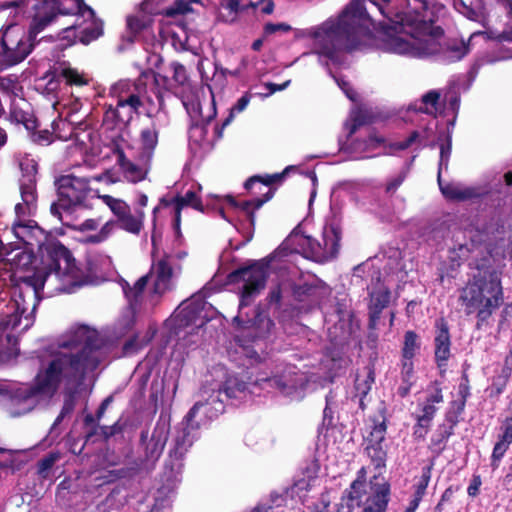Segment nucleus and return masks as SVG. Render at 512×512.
Masks as SVG:
<instances>
[{
	"mask_svg": "<svg viewBox=\"0 0 512 512\" xmlns=\"http://www.w3.org/2000/svg\"><path fill=\"white\" fill-rule=\"evenodd\" d=\"M102 35V28L100 27H86L84 28L79 35V40L81 43L87 45L92 41L98 39Z\"/></svg>",
	"mask_w": 512,
	"mask_h": 512,
	"instance_id": "obj_52",
	"label": "nucleus"
},
{
	"mask_svg": "<svg viewBox=\"0 0 512 512\" xmlns=\"http://www.w3.org/2000/svg\"><path fill=\"white\" fill-rule=\"evenodd\" d=\"M35 15L29 30L17 24L8 25L0 37L2 60L6 66H14L24 61L32 52L36 36L43 29H35Z\"/></svg>",
	"mask_w": 512,
	"mask_h": 512,
	"instance_id": "obj_8",
	"label": "nucleus"
},
{
	"mask_svg": "<svg viewBox=\"0 0 512 512\" xmlns=\"http://www.w3.org/2000/svg\"><path fill=\"white\" fill-rule=\"evenodd\" d=\"M151 273L141 276L133 285L130 286V312L133 314L145 312L148 307H153L150 303L149 295H145V289L150 281Z\"/></svg>",
	"mask_w": 512,
	"mask_h": 512,
	"instance_id": "obj_29",
	"label": "nucleus"
},
{
	"mask_svg": "<svg viewBox=\"0 0 512 512\" xmlns=\"http://www.w3.org/2000/svg\"><path fill=\"white\" fill-rule=\"evenodd\" d=\"M173 268L165 260H160L156 265V277L149 299L152 306H155L159 298L172 288Z\"/></svg>",
	"mask_w": 512,
	"mask_h": 512,
	"instance_id": "obj_26",
	"label": "nucleus"
},
{
	"mask_svg": "<svg viewBox=\"0 0 512 512\" xmlns=\"http://www.w3.org/2000/svg\"><path fill=\"white\" fill-rule=\"evenodd\" d=\"M446 420L450 423L449 425H439L436 432L431 437L430 449H437L438 453L444 450L445 443L454 434V427L458 420L447 416Z\"/></svg>",
	"mask_w": 512,
	"mask_h": 512,
	"instance_id": "obj_36",
	"label": "nucleus"
},
{
	"mask_svg": "<svg viewBox=\"0 0 512 512\" xmlns=\"http://www.w3.org/2000/svg\"><path fill=\"white\" fill-rule=\"evenodd\" d=\"M199 114L201 116L200 122H195L189 129V141L191 145H196L202 150H209L213 147L215 141L222 138L223 131L226 127L215 124L210 128L211 122L214 120L217 111L214 95L211 92V102L208 107V111L203 113L200 109Z\"/></svg>",
	"mask_w": 512,
	"mask_h": 512,
	"instance_id": "obj_11",
	"label": "nucleus"
},
{
	"mask_svg": "<svg viewBox=\"0 0 512 512\" xmlns=\"http://www.w3.org/2000/svg\"><path fill=\"white\" fill-rule=\"evenodd\" d=\"M460 490V486L450 485L445 489L437 505L434 508V512H443L444 504L452 500L454 494Z\"/></svg>",
	"mask_w": 512,
	"mask_h": 512,
	"instance_id": "obj_53",
	"label": "nucleus"
},
{
	"mask_svg": "<svg viewBox=\"0 0 512 512\" xmlns=\"http://www.w3.org/2000/svg\"><path fill=\"white\" fill-rule=\"evenodd\" d=\"M60 455L58 453H50L38 463V473L42 477H47L49 470L59 460Z\"/></svg>",
	"mask_w": 512,
	"mask_h": 512,
	"instance_id": "obj_49",
	"label": "nucleus"
},
{
	"mask_svg": "<svg viewBox=\"0 0 512 512\" xmlns=\"http://www.w3.org/2000/svg\"><path fill=\"white\" fill-rule=\"evenodd\" d=\"M508 413L509 415L501 423V433L498 435L491 455V467L494 470L499 467L502 458L512 443V400L508 405Z\"/></svg>",
	"mask_w": 512,
	"mask_h": 512,
	"instance_id": "obj_24",
	"label": "nucleus"
},
{
	"mask_svg": "<svg viewBox=\"0 0 512 512\" xmlns=\"http://www.w3.org/2000/svg\"><path fill=\"white\" fill-rule=\"evenodd\" d=\"M272 258L250 261L227 275V283L236 285L243 283L240 290L239 308L249 306L253 299L265 288L269 276Z\"/></svg>",
	"mask_w": 512,
	"mask_h": 512,
	"instance_id": "obj_7",
	"label": "nucleus"
},
{
	"mask_svg": "<svg viewBox=\"0 0 512 512\" xmlns=\"http://www.w3.org/2000/svg\"><path fill=\"white\" fill-rule=\"evenodd\" d=\"M150 376H151V372L150 371H145L143 372L142 374H139L138 375V379H137V382H138V393L140 396L143 395L144 393V390L149 382V379H150Z\"/></svg>",
	"mask_w": 512,
	"mask_h": 512,
	"instance_id": "obj_63",
	"label": "nucleus"
},
{
	"mask_svg": "<svg viewBox=\"0 0 512 512\" xmlns=\"http://www.w3.org/2000/svg\"><path fill=\"white\" fill-rule=\"evenodd\" d=\"M447 169L448 162H439L437 181L439 189L445 199L452 202H465L478 200L491 194L492 188L488 183L474 186H462L452 182H443L441 174L443 166Z\"/></svg>",
	"mask_w": 512,
	"mask_h": 512,
	"instance_id": "obj_14",
	"label": "nucleus"
},
{
	"mask_svg": "<svg viewBox=\"0 0 512 512\" xmlns=\"http://www.w3.org/2000/svg\"><path fill=\"white\" fill-rule=\"evenodd\" d=\"M329 74L333 77V79L340 87V89L345 93L347 98H349L352 101H355L356 92L350 87L349 83L345 81L341 76L333 74L331 70H329Z\"/></svg>",
	"mask_w": 512,
	"mask_h": 512,
	"instance_id": "obj_54",
	"label": "nucleus"
},
{
	"mask_svg": "<svg viewBox=\"0 0 512 512\" xmlns=\"http://www.w3.org/2000/svg\"><path fill=\"white\" fill-rule=\"evenodd\" d=\"M205 302L201 298H191L184 301L174 314V322L178 328H185L200 318Z\"/></svg>",
	"mask_w": 512,
	"mask_h": 512,
	"instance_id": "obj_27",
	"label": "nucleus"
},
{
	"mask_svg": "<svg viewBox=\"0 0 512 512\" xmlns=\"http://www.w3.org/2000/svg\"><path fill=\"white\" fill-rule=\"evenodd\" d=\"M268 301L270 305H274L275 308H280L282 305V291L281 286L276 285L273 287L268 294Z\"/></svg>",
	"mask_w": 512,
	"mask_h": 512,
	"instance_id": "obj_56",
	"label": "nucleus"
},
{
	"mask_svg": "<svg viewBox=\"0 0 512 512\" xmlns=\"http://www.w3.org/2000/svg\"><path fill=\"white\" fill-rule=\"evenodd\" d=\"M477 272L459 290L458 303L466 316L475 315L477 330L490 325V319L504 302L500 273L489 259L476 264Z\"/></svg>",
	"mask_w": 512,
	"mask_h": 512,
	"instance_id": "obj_5",
	"label": "nucleus"
},
{
	"mask_svg": "<svg viewBox=\"0 0 512 512\" xmlns=\"http://www.w3.org/2000/svg\"><path fill=\"white\" fill-rule=\"evenodd\" d=\"M128 105V98L120 97L117 100L116 107L109 106L104 114L103 122L111 130L118 129L119 132L112 136L111 150L117 154V160H126L125 149L128 146L124 138L123 128H126L127 123L121 118L118 108Z\"/></svg>",
	"mask_w": 512,
	"mask_h": 512,
	"instance_id": "obj_19",
	"label": "nucleus"
},
{
	"mask_svg": "<svg viewBox=\"0 0 512 512\" xmlns=\"http://www.w3.org/2000/svg\"><path fill=\"white\" fill-rule=\"evenodd\" d=\"M374 381L375 373L373 369H369L368 374L364 380H360L358 377L355 380V390L357 392V395L360 397L359 404L362 409H364V398L370 392Z\"/></svg>",
	"mask_w": 512,
	"mask_h": 512,
	"instance_id": "obj_42",
	"label": "nucleus"
},
{
	"mask_svg": "<svg viewBox=\"0 0 512 512\" xmlns=\"http://www.w3.org/2000/svg\"><path fill=\"white\" fill-rule=\"evenodd\" d=\"M158 143V132L154 125L142 129L139 140L137 141V149L141 153L143 159L149 160L153 156V151Z\"/></svg>",
	"mask_w": 512,
	"mask_h": 512,
	"instance_id": "obj_34",
	"label": "nucleus"
},
{
	"mask_svg": "<svg viewBox=\"0 0 512 512\" xmlns=\"http://www.w3.org/2000/svg\"><path fill=\"white\" fill-rule=\"evenodd\" d=\"M501 373L511 377L512 375V350L505 356L504 363L501 368Z\"/></svg>",
	"mask_w": 512,
	"mask_h": 512,
	"instance_id": "obj_64",
	"label": "nucleus"
},
{
	"mask_svg": "<svg viewBox=\"0 0 512 512\" xmlns=\"http://www.w3.org/2000/svg\"><path fill=\"white\" fill-rule=\"evenodd\" d=\"M341 229L331 225L324 229L321 241L310 236L306 237L309 257L318 263H325L337 257L340 249Z\"/></svg>",
	"mask_w": 512,
	"mask_h": 512,
	"instance_id": "obj_13",
	"label": "nucleus"
},
{
	"mask_svg": "<svg viewBox=\"0 0 512 512\" xmlns=\"http://www.w3.org/2000/svg\"><path fill=\"white\" fill-rule=\"evenodd\" d=\"M437 408L431 404H425L422 413L416 416V423L413 426L412 436L415 441H424L431 427L432 420Z\"/></svg>",
	"mask_w": 512,
	"mask_h": 512,
	"instance_id": "obj_33",
	"label": "nucleus"
},
{
	"mask_svg": "<svg viewBox=\"0 0 512 512\" xmlns=\"http://www.w3.org/2000/svg\"><path fill=\"white\" fill-rule=\"evenodd\" d=\"M277 310L276 318L281 324H286L287 322L292 321V319L299 314V310L294 306H286L275 308Z\"/></svg>",
	"mask_w": 512,
	"mask_h": 512,
	"instance_id": "obj_51",
	"label": "nucleus"
},
{
	"mask_svg": "<svg viewBox=\"0 0 512 512\" xmlns=\"http://www.w3.org/2000/svg\"><path fill=\"white\" fill-rule=\"evenodd\" d=\"M11 116L15 117L17 122L24 124L27 130H35L37 127L36 119L28 118L24 112H12Z\"/></svg>",
	"mask_w": 512,
	"mask_h": 512,
	"instance_id": "obj_55",
	"label": "nucleus"
},
{
	"mask_svg": "<svg viewBox=\"0 0 512 512\" xmlns=\"http://www.w3.org/2000/svg\"><path fill=\"white\" fill-rule=\"evenodd\" d=\"M154 76L151 71L142 72L139 79L135 83L137 95H130V108L134 109L137 114H141L140 107L143 106V95L146 93L148 85H153Z\"/></svg>",
	"mask_w": 512,
	"mask_h": 512,
	"instance_id": "obj_35",
	"label": "nucleus"
},
{
	"mask_svg": "<svg viewBox=\"0 0 512 512\" xmlns=\"http://www.w3.org/2000/svg\"><path fill=\"white\" fill-rule=\"evenodd\" d=\"M256 4L257 1L252 2L250 0H227L224 4H222L223 11L228 12L226 21L233 22L236 19L237 14L245 11L248 8H253L254 10L260 11ZM222 16L225 17L223 13Z\"/></svg>",
	"mask_w": 512,
	"mask_h": 512,
	"instance_id": "obj_40",
	"label": "nucleus"
},
{
	"mask_svg": "<svg viewBox=\"0 0 512 512\" xmlns=\"http://www.w3.org/2000/svg\"><path fill=\"white\" fill-rule=\"evenodd\" d=\"M400 378L402 382H410L411 384H415V371H414V362L408 360H402L400 363Z\"/></svg>",
	"mask_w": 512,
	"mask_h": 512,
	"instance_id": "obj_50",
	"label": "nucleus"
},
{
	"mask_svg": "<svg viewBox=\"0 0 512 512\" xmlns=\"http://www.w3.org/2000/svg\"><path fill=\"white\" fill-rule=\"evenodd\" d=\"M35 29H45L58 15L94 16V10L84 0H36L33 6Z\"/></svg>",
	"mask_w": 512,
	"mask_h": 512,
	"instance_id": "obj_10",
	"label": "nucleus"
},
{
	"mask_svg": "<svg viewBox=\"0 0 512 512\" xmlns=\"http://www.w3.org/2000/svg\"><path fill=\"white\" fill-rule=\"evenodd\" d=\"M470 379L466 371L462 372L460 383L458 386V394L460 396V402L457 407V414H461L464 411L467 399L470 397Z\"/></svg>",
	"mask_w": 512,
	"mask_h": 512,
	"instance_id": "obj_44",
	"label": "nucleus"
},
{
	"mask_svg": "<svg viewBox=\"0 0 512 512\" xmlns=\"http://www.w3.org/2000/svg\"><path fill=\"white\" fill-rule=\"evenodd\" d=\"M51 138L52 133L47 129L35 131L32 134L33 141L38 144H49L51 142Z\"/></svg>",
	"mask_w": 512,
	"mask_h": 512,
	"instance_id": "obj_59",
	"label": "nucleus"
},
{
	"mask_svg": "<svg viewBox=\"0 0 512 512\" xmlns=\"http://www.w3.org/2000/svg\"><path fill=\"white\" fill-rule=\"evenodd\" d=\"M431 473H432V465L423 467L421 476H420L418 482L415 484V486H417L419 488H423L424 490H427V487H428L430 479H431Z\"/></svg>",
	"mask_w": 512,
	"mask_h": 512,
	"instance_id": "obj_57",
	"label": "nucleus"
},
{
	"mask_svg": "<svg viewBox=\"0 0 512 512\" xmlns=\"http://www.w3.org/2000/svg\"><path fill=\"white\" fill-rule=\"evenodd\" d=\"M204 426L205 421L202 418L194 423L192 421L188 422L185 416L176 427L175 436L167 458L184 463L185 455L199 438V430Z\"/></svg>",
	"mask_w": 512,
	"mask_h": 512,
	"instance_id": "obj_16",
	"label": "nucleus"
},
{
	"mask_svg": "<svg viewBox=\"0 0 512 512\" xmlns=\"http://www.w3.org/2000/svg\"><path fill=\"white\" fill-rule=\"evenodd\" d=\"M449 102L452 117L441 111L440 93L436 90L427 92L419 102L409 105L403 119L412 123L413 127L404 139L391 143L388 147L382 137L374 134L365 141L353 138L359 128L372 122L370 111L353 108L344 122L343 133L339 137V150L352 154L379 149L395 154L398 151L416 152L426 147L438 146L440 160H448L451 156V130L459 108V98L453 96Z\"/></svg>",
	"mask_w": 512,
	"mask_h": 512,
	"instance_id": "obj_3",
	"label": "nucleus"
},
{
	"mask_svg": "<svg viewBox=\"0 0 512 512\" xmlns=\"http://www.w3.org/2000/svg\"><path fill=\"white\" fill-rule=\"evenodd\" d=\"M171 428V417L169 414L161 413L153 432L148 439V432L143 431L140 437V444L144 449L145 459L140 463L130 462V476L134 473H149L153 470L156 461L160 458L167 443Z\"/></svg>",
	"mask_w": 512,
	"mask_h": 512,
	"instance_id": "obj_9",
	"label": "nucleus"
},
{
	"mask_svg": "<svg viewBox=\"0 0 512 512\" xmlns=\"http://www.w3.org/2000/svg\"><path fill=\"white\" fill-rule=\"evenodd\" d=\"M390 494V485L387 482L377 485L366 499L362 512H387Z\"/></svg>",
	"mask_w": 512,
	"mask_h": 512,
	"instance_id": "obj_32",
	"label": "nucleus"
},
{
	"mask_svg": "<svg viewBox=\"0 0 512 512\" xmlns=\"http://www.w3.org/2000/svg\"><path fill=\"white\" fill-rule=\"evenodd\" d=\"M365 450L375 468L379 469L385 467L387 453L383 448L382 443H367Z\"/></svg>",
	"mask_w": 512,
	"mask_h": 512,
	"instance_id": "obj_41",
	"label": "nucleus"
},
{
	"mask_svg": "<svg viewBox=\"0 0 512 512\" xmlns=\"http://www.w3.org/2000/svg\"><path fill=\"white\" fill-rule=\"evenodd\" d=\"M421 339L413 330H407L404 333L403 345L401 348V359L413 361L414 357L420 352Z\"/></svg>",
	"mask_w": 512,
	"mask_h": 512,
	"instance_id": "obj_38",
	"label": "nucleus"
},
{
	"mask_svg": "<svg viewBox=\"0 0 512 512\" xmlns=\"http://www.w3.org/2000/svg\"><path fill=\"white\" fill-rule=\"evenodd\" d=\"M95 331L79 327L56 346H50L39 355L38 387L45 395H53L59 388L65 390L64 404L51 431L70 417L76 403L87 395L86 376L99 364Z\"/></svg>",
	"mask_w": 512,
	"mask_h": 512,
	"instance_id": "obj_4",
	"label": "nucleus"
},
{
	"mask_svg": "<svg viewBox=\"0 0 512 512\" xmlns=\"http://www.w3.org/2000/svg\"><path fill=\"white\" fill-rule=\"evenodd\" d=\"M275 194V189L270 188L262 197H257L251 200H245L242 202H238L234 196L227 195L225 196V200L234 208L240 209L245 213L246 218L250 224V226L254 229L256 223V215L255 212L259 210L266 202L271 200Z\"/></svg>",
	"mask_w": 512,
	"mask_h": 512,
	"instance_id": "obj_28",
	"label": "nucleus"
},
{
	"mask_svg": "<svg viewBox=\"0 0 512 512\" xmlns=\"http://www.w3.org/2000/svg\"><path fill=\"white\" fill-rule=\"evenodd\" d=\"M374 11L384 18L379 21L384 30L383 48L399 55L451 63L462 59L478 37L512 41V32L496 35L491 31L474 32L467 43L446 41L436 25L445 15V6L424 0H352L339 16L302 30L300 37L310 41L321 64L342 65L344 54L357 49L369 34Z\"/></svg>",
	"mask_w": 512,
	"mask_h": 512,
	"instance_id": "obj_1",
	"label": "nucleus"
},
{
	"mask_svg": "<svg viewBox=\"0 0 512 512\" xmlns=\"http://www.w3.org/2000/svg\"><path fill=\"white\" fill-rule=\"evenodd\" d=\"M184 463L167 458L160 474L159 486L155 493L156 504L165 506L167 500L175 493L181 482Z\"/></svg>",
	"mask_w": 512,
	"mask_h": 512,
	"instance_id": "obj_18",
	"label": "nucleus"
},
{
	"mask_svg": "<svg viewBox=\"0 0 512 512\" xmlns=\"http://www.w3.org/2000/svg\"><path fill=\"white\" fill-rule=\"evenodd\" d=\"M257 322H258L259 326H261L263 328V331L260 333L261 337H266L267 335H269L275 326L274 321L268 316H264V317L259 316Z\"/></svg>",
	"mask_w": 512,
	"mask_h": 512,
	"instance_id": "obj_58",
	"label": "nucleus"
},
{
	"mask_svg": "<svg viewBox=\"0 0 512 512\" xmlns=\"http://www.w3.org/2000/svg\"><path fill=\"white\" fill-rule=\"evenodd\" d=\"M278 500H280V502L284 501L282 497H276V499H273V502L276 503V506L258 505L251 512H284L282 509H280L281 504L277 503Z\"/></svg>",
	"mask_w": 512,
	"mask_h": 512,
	"instance_id": "obj_60",
	"label": "nucleus"
},
{
	"mask_svg": "<svg viewBox=\"0 0 512 512\" xmlns=\"http://www.w3.org/2000/svg\"><path fill=\"white\" fill-rule=\"evenodd\" d=\"M387 426L385 421L375 423L371 432L366 438L367 443H383L386 436Z\"/></svg>",
	"mask_w": 512,
	"mask_h": 512,
	"instance_id": "obj_47",
	"label": "nucleus"
},
{
	"mask_svg": "<svg viewBox=\"0 0 512 512\" xmlns=\"http://www.w3.org/2000/svg\"><path fill=\"white\" fill-rule=\"evenodd\" d=\"M79 327H87L89 328L90 330L92 331H95L96 334H97V339H99V346L97 347V351H98V355H99V360L101 359V352H100V349L102 346H104L105 344H108V345H114L116 343H118L119 341L122 340L123 342V349L126 350L128 348V338L126 337L127 334H128V315L123 313L114 323H112L111 325L107 326L104 331H103V334L100 335V333L87 326V325H77V326H74L72 327L67 333L66 335H64L60 340H63L65 338H67L73 330L79 328Z\"/></svg>",
	"mask_w": 512,
	"mask_h": 512,
	"instance_id": "obj_20",
	"label": "nucleus"
},
{
	"mask_svg": "<svg viewBox=\"0 0 512 512\" xmlns=\"http://www.w3.org/2000/svg\"><path fill=\"white\" fill-rule=\"evenodd\" d=\"M390 299L391 292L388 288H380L370 294V302L368 304L369 329H376L381 313L388 307Z\"/></svg>",
	"mask_w": 512,
	"mask_h": 512,
	"instance_id": "obj_30",
	"label": "nucleus"
},
{
	"mask_svg": "<svg viewBox=\"0 0 512 512\" xmlns=\"http://www.w3.org/2000/svg\"><path fill=\"white\" fill-rule=\"evenodd\" d=\"M170 204L174 205V210L181 212L184 207H191L202 213L205 212L201 198L193 190H188L184 195L177 194L171 199Z\"/></svg>",
	"mask_w": 512,
	"mask_h": 512,
	"instance_id": "obj_39",
	"label": "nucleus"
},
{
	"mask_svg": "<svg viewBox=\"0 0 512 512\" xmlns=\"http://www.w3.org/2000/svg\"><path fill=\"white\" fill-rule=\"evenodd\" d=\"M247 390V383L239 380L237 377H230L226 380L224 392L229 398H237L238 394Z\"/></svg>",
	"mask_w": 512,
	"mask_h": 512,
	"instance_id": "obj_45",
	"label": "nucleus"
},
{
	"mask_svg": "<svg viewBox=\"0 0 512 512\" xmlns=\"http://www.w3.org/2000/svg\"><path fill=\"white\" fill-rule=\"evenodd\" d=\"M17 86L16 79L11 76L0 77V90L4 92H14Z\"/></svg>",
	"mask_w": 512,
	"mask_h": 512,
	"instance_id": "obj_62",
	"label": "nucleus"
},
{
	"mask_svg": "<svg viewBox=\"0 0 512 512\" xmlns=\"http://www.w3.org/2000/svg\"><path fill=\"white\" fill-rule=\"evenodd\" d=\"M320 288L317 285L303 283L292 286V296L297 302H309L318 304Z\"/></svg>",
	"mask_w": 512,
	"mask_h": 512,
	"instance_id": "obj_37",
	"label": "nucleus"
},
{
	"mask_svg": "<svg viewBox=\"0 0 512 512\" xmlns=\"http://www.w3.org/2000/svg\"><path fill=\"white\" fill-rule=\"evenodd\" d=\"M58 200L51 204V214L64 223V214L76 207H88L89 200L96 198L98 192L88 187L86 178L72 174L62 175L55 180Z\"/></svg>",
	"mask_w": 512,
	"mask_h": 512,
	"instance_id": "obj_6",
	"label": "nucleus"
},
{
	"mask_svg": "<svg viewBox=\"0 0 512 512\" xmlns=\"http://www.w3.org/2000/svg\"><path fill=\"white\" fill-rule=\"evenodd\" d=\"M451 335L447 320L440 317L435 322L434 360L438 368L447 366L451 357Z\"/></svg>",
	"mask_w": 512,
	"mask_h": 512,
	"instance_id": "obj_22",
	"label": "nucleus"
},
{
	"mask_svg": "<svg viewBox=\"0 0 512 512\" xmlns=\"http://www.w3.org/2000/svg\"><path fill=\"white\" fill-rule=\"evenodd\" d=\"M251 94L246 93L230 108L228 116L223 120V127H227L234 119L235 114L243 112L251 100Z\"/></svg>",
	"mask_w": 512,
	"mask_h": 512,
	"instance_id": "obj_46",
	"label": "nucleus"
},
{
	"mask_svg": "<svg viewBox=\"0 0 512 512\" xmlns=\"http://www.w3.org/2000/svg\"><path fill=\"white\" fill-rule=\"evenodd\" d=\"M365 494L366 486L361 485V482L352 481L349 488L345 489L341 496L338 512H353L356 507L361 506Z\"/></svg>",
	"mask_w": 512,
	"mask_h": 512,
	"instance_id": "obj_31",
	"label": "nucleus"
},
{
	"mask_svg": "<svg viewBox=\"0 0 512 512\" xmlns=\"http://www.w3.org/2000/svg\"><path fill=\"white\" fill-rule=\"evenodd\" d=\"M225 410L223 402L218 398H210L205 402H196L185 415L187 421H199L202 418L206 427L211 421L218 418Z\"/></svg>",
	"mask_w": 512,
	"mask_h": 512,
	"instance_id": "obj_25",
	"label": "nucleus"
},
{
	"mask_svg": "<svg viewBox=\"0 0 512 512\" xmlns=\"http://www.w3.org/2000/svg\"><path fill=\"white\" fill-rule=\"evenodd\" d=\"M204 426L205 421L202 418L194 423L192 421L188 422L185 416L176 427L175 436L167 458L184 463L185 455L199 438V430Z\"/></svg>",
	"mask_w": 512,
	"mask_h": 512,
	"instance_id": "obj_15",
	"label": "nucleus"
},
{
	"mask_svg": "<svg viewBox=\"0 0 512 512\" xmlns=\"http://www.w3.org/2000/svg\"><path fill=\"white\" fill-rule=\"evenodd\" d=\"M453 8L470 20L480 21L481 15L468 6L463 0H452Z\"/></svg>",
	"mask_w": 512,
	"mask_h": 512,
	"instance_id": "obj_48",
	"label": "nucleus"
},
{
	"mask_svg": "<svg viewBox=\"0 0 512 512\" xmlns=\"http://www.w3.org/2000/svg\"><path fill=\"white\" fill-rule=\"evenodd\" d=\"M291 174L303 175L311 180L313 187L311 191V199H313L317 193L318 178L314 169H304L302 165H289L283 171L273 174L253 175L244 182V188L248 192H251L253 185L256 183H261L265 186H271L275 183H281Z\"/></svg>",
	"mask_w": 512,
	"mask_h": 512,
	"instance_id": "obj_17",
	"label": "nucleus"
},
{
	"mask_svg": "<svg viewBox=\"0 0 512 512\" xmlns=\"http://www.w3.org/2000/svg\"><path fill=\"white\" fill-rule=\"evenodd\" d=\"M482 480L480 475H473L471 482L467 488V493L470 497H476L479 494Z\"/></svg>",
	"mask_w": 512,
	"mask_h": 512,
	"instance_id": "obj_61",
	"label": "nucleus"
},
{
	"mask_svg": "<svg viewBox=\"0 0 512 512\" xmlns=\"http://www.w3.org/2000/svg\"><path fill=\"white\" fill-rule=\"evenodd\" d=\"M45 78L48 79V85L50 86L58 82L59 79L64 80L65 84L68 86L77 87L85 86L89 82L84 73L79 72L76 68H72L66 61L55 63V65L46 72Z\"/></svg>",
	"mask_w": 512,
	"mask_h": 512,
	"instance_id": "obj_23",
	"label": "nucleus"
},
{
	"mask_svg": "<svg viewBox=\"0 0 512 512\" xmlns=\"http://www.w3.org/2000/svg\"><path fill=\"white\" fill-rule=\"evenodd\" d=\"M74 262L75 267L82 273L83 280L81 283L74 285L71 287V290L65 291L66 293H72L75 291V288L81 287L84 284H87L91 280L95 279L97 281L104 280H116L119 278L123 294L125 297H128V288L126 281L120 277L116 271H114L112 267V261L109 256L104 255L98 252H91L87 257V274H85L81 269H79L76 265L75 259L71 257ZM59 291L58 293H61Z\"/></svg>",
	"mask_w": 512,
	"mask_h": 512,
	"instance_id": "obj_12",
	"label": "nucleus"
},
{
	"mask_svg": "<svg viewBox=\"0 0 512 512\" xmlns=\"http://www.w3.org/2000/svg\"><path fill=\"white\" fill-rule=\"evenodd\" d=\"M21 177L19 179L22 202L16 204V220L12 232L17 239L9 244L7 260L15 266L25 268L33 263L34 248L47 263L33 275L23 278L11 289L10 301L3 310L2 323L7 329L13 317L12 328L24 322L23 330H28L34 323V312L40 301V291L51 297L59 291H69L71 287L81 283L82 273L75 267L68 249L55 239L49 238L45 231L28 217L37 209L36 162H19Z\"/></svg>",
	"mask_w": 512,
	"mask_h": 512,
	"instance_id": "obj_2",
	"label": "nucleus"
},
{
	"mask_svg": "<svg viewBox=\"0 0 512 512\" xmlns=\"http://www.w3.org/2000/svg\"><path fill=\"white\" fill-rule=\"evenodd\" d=\"M510 376L499 373L492 377L491 384L487 388L490 398H498L506 389Z\"/></svg>",
	"mask_w": 512,
	"mask_h": 512,
	"instance_id": "obj_43",
	"label": "nucleus"
},
{
	"mask_svg": "<svg viewBox=\"0 0 512 512\" xmlns=\"http://www.w3.org/2000/svg\"><path fill=\"white\" fill-rule=\"evenodd\" d=\"M98 199H102L103 202L110 207L111 211L117 217V220L108 221L101 230L95 234L87 237L86 241L91 243H100L107 239L111 231L118 227L124 231H128V219L126 216V204L120 200L114 199L109 195H97Z\"/></svg>",
	"mask_w": 512,
	"mask_h": 512,
	"instance_id": "obj_21",
	"label": "nucleus"
}]
</instances>
